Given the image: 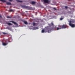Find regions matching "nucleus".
<instances>
[{
	"mask_svg": "<svg viewBox=\"0 0 75 75\" xmlns=\"http://www.w3.org/2000/svg\"><path fill=\"white\" fill-rule=\"evenodd\" d=\"M48 24L49 26H47L46 27V31H45L44 29L42 30V33H50L51 32V30H53L54 29H56V27L54 28H51V24H50V23H48Z\"/></svg>",
	"mask_w": 75,
	"mask_h": 75,
	"instance_id": "1",
	"label": "nucleus"
},
{
	"mask_svg": "<svg viewBox=\"0 0 75 75\" xmlns=\"http://www.w3.org/2000/svg\"><path fill=\"white\" fill-rule=\"evenodd\" d=\"M60 28H57L56 29L57 30H60V29H61V28H67V25H62L60 26Z\"/></svg>",
	"mask_w": 75,
	"mask_h": 75,
	"instance_id": "2",
	"label": "nucleus"
},
{
	"mask_svg": "<svg viewBox=\"0 0 75 75\" xmlns=\"http://www.w3.org/2000/svg\"><path fill=\"white\" fill-rule=\"evenodd\" d=\"M51 24L53 26V27L52 28L51 26H52V25H51V24H50L51 25V28H55V27H56V29H53V30H57V26H54V23H53L52 22L51 23Z\"/></svg>",
	"mask_w": 75,
	"mask_h": 75,
	"instance_id": "3",
	"label": "nucleus"
},
{
	"mask_svg": "<svg viewBox=\"0 0 75 75\" xmlns=\"http://www.w3.org/2000/svg\"><path fill=\"white\" fill-rule=\"evenodd\" d=\"M69 25H70V26H71V27H72L73 28H74L75 27V25L74 24H71V23H69Z\"/></svg>",
	"mask_w": 75,
	"mask_h": 75,
	"instance_id": "4",
	"label": "nucleus"
},
{
	"mask_svg": "<svg viewBox=\"0 0 75 75\" xmlns=\"http://www.w3.org/2000/svg\"><path fill=\"white\" fill-rule=\"evenodd\" d=\"M43 1L45 3H48L49 1L48 0H43Z\"/></svg>",
	"mask_w": 75,
	"mask_h": 75,
	"instance_id": "5",
	"label": "nucleus"
},
{
	"mask_svg": "<svg viewBox=\"0 0 75 75\" xmlns=\"http://www.w3.org/2000/svg\"><path fill=\"white\" fill-rule=\"evenodd\" d=\"M9 22H10V23H11V22L12 23H13V24H15V25H17V23H16V22H15L14 21H9Z\"/></svg>",
	"mask_w": 75,
	"mask_h": 75,
	"instance_id": "6",
	"label": "nucleus"
},
{
	"mask_svg": "<svg viewBox=\"0 0 75 75\" xmlns=\"http://www.w3.org/2000/svg\"><path fill=\"white\" fill-rule=\"evenodd\" d=\"M4 46H6V45H7V44H8V43H6L5 42H3L2 44Z\"/></svg>",
	"mask_w": 75,
	"mask_h": 75,
	"instance_id": "7",
	"label": "nucleus"
},
{
	"mask_svg": "<svg viewBox=\"0 0 75 75\" xmlns=\"http://www.w3.org/2000/svg\"><path fill=\"white\" fill-rule=\"evenodd\" d=\"M23 22L25 24H26V25L28 24V23H27V21H23Z\"/></svg>",
	"mask_w": 75,
	"mask_h": 75,
	"instance_id": "8",
	"label": "nucleus"
},
{
	"mask_svg": "<svg viewBox=\"0 0 75 75\" xmlns=\"http://www.w3.org/2000/svg\"><path fill=\"white\" fill-rule=\"evenodd\" d=\"M0 1H2V2H4L5 3H6V2H7V1L5 0H0Z\"/></svg>",
	"mask_w": 75,
	"mask_h": 75,
	"instance_id": "9",
	"label": "nucleus"
},
{
	"mask_svg": "<svg viewBox=\"0 0 75 75\" xmlns=\"http://www.w3.org/2000/svg\"><path fill=\"white\" fill-rule=\"evenodd\" d=\"M7 24H8V25H13V24L10 23H7Z\"/></svg>",
	"mask_w": 75,
	"mask_h": 75,
	"instance_id": "10",
	"label": "nucleus"
},
{
	"mask_svg": "<svg viewBox=\"0 0 75 75\" xmlns=\"http://www.w3.org/2000/svg\"><path fill=\"white\" fill-rule=\"evenodd\" d=\"M6 4L7 5H11V3L10 2H7Z\"/></svg>",
	"mask_w": 75,
	"mask_h": 75,
	"instance_id": "11",
	"label": "nucleus"
},
{
	"mask_svg": "<svg viewBox=\"0 0 75 75\" xmlns=\"http://www.w3.org/2000/svg\"><path fill=\"white\" fill-rule=\"evenodd\" d=\"M35 2L34 1H33L31 2L32 4H35Z\"/></svg>",
	"mask_w": 75,
	"mask_h": 75,
	"instance_id": "12",
	"label": "nucleus"
},
{
	"mask_svg": "<svg viewBox=\"0 0 75 75\" xmlns=\"http://www.w3.org/2000/svg\"><path fill=\"white\" fill-rule=\"evenodd\" d=\"M22 7H23V8H27V7L25 6L22 5Z\"/></svg>",
	"mask_w": 75,
	"mask_h": 75,
	"instance_id": "13",
	"label": "nucleus"
},
{
	"mask_svg": "<svg viewBox=\"0 0 75 75\" xmlns=\"http://www.w3.org/2000/svg\"><path fill=\"white\" fill-rule=\"evenodd\" d=\"M17 1L18 2H19V3H22V2H23V1L20 0H17Z\"/></svg>",
	"mask_w": 75,
	"mask_h": 75,
	"instance_id": "14",
	"label": "nucleus"
},
{
	"mask_svg": "<svg viewBox=\"0 0 75 75\" xmlns=\"http://www.w3.org/2000/svg\"><path fill=\"white\" fill-rule=\"evenodd\" d=\"M33 26H35V25L36 24L34 22H33Z\"/></svg>",
	"mask_w": 75,
	"mask_h": 75,
	"instance_id": "15",
	"label": "nucleus"
},
{
	"mask_svg": "<svg viewBox=\"0 0 75 75\" xmlns=\"http://www.w3.org/2000/svg\"><path fill=\"white\" fill-rule=\"evenodd\" d=\"M7 17L8 18H11V17L9 16H7Z\"/></svg>",
	"mask_w": 75,
	"mask_h": 75,
	"instance_id": "16",
	"label": "nucleus"
},
{
	"mask_svg": "<svg viewBox=\"0 0 75 75\" xmlns=\"http://www.w3.org/2000/svg\"><path fill=\"white\" fill-rule=\"evenodd\" d=\"M69 23H72V21L71 20H69V21H68Z\"/></svg>",
	"mask_w": 75,
	"mask_h": 75,
	"instance_id": "17",
	"label": "nucleus"
},
{
	"mask_svg": "<svg viewBox=\"0 0 75 75\" xmlns=\"http://www.w3.org/2000/svg\"><path fill=\"white\" fill-rule=\"evenodd\" d=\"M63 19H64V18H60V20H61V21H62V20H63Z\"/></svg>",
	"mask_w": 75,
	"mask_h": 75,
	"instance_id": "18",
	"label": "nucleus"
},
{
	"mask_svg": "<svg viewBox=\"0 0 75 75\" xmlns=\"http://www.w3.org/2000/svg\"><path fill=\"white\" fill-rule=\"evenodd\" d=\"M65 8L67 9V8H68V7L67 6H65Z\"/></svg>",
	"mask_w": 75,
	"mask_h": 75,
	"instance_id": "19",
	"label": "nucleus"
},
{
	"mask_svg": "<svg viewBox=\"0 0 75 75\" xmlns=\"http://www.w3.org/2000/svg\"><path fill=\"white\" fill-rule=\"evenodd\" d=\"M3 34H6V33H3Z\"/></svg>",
	"mask_w": 75,
	"mask_h": 75,
	"instance_id": "20",
	"label": "nucleus"
},
{
	"mask_svg": "<svg viewBox=\"0 0 75 75\" xmlns=\"http://www.w3.org/2000/svg\"><path fill=\"white\" fill-rule=\"evenodd\" d=\"M54 10H56L57 9L55 8H53Z\"/></svg>",
	"mask_w": 75,
	"mask_h": 75,
	"instance_id": "21",
	"label": "nucleus"
},
{
	"mask_svg": "<svg viewBox=\"0 0 75 75\" xmlns=\"http://www.w3.org/2000/svg\"><path fill=\"white\" fill-rule=\"evenodd\" d=\"M10 11H13V10H12V9H10Z\"/></svg>",
	"mask_w": 75,
	"mask_h": 75,
	"instance_id": "22",
	"label": "nucleus"
},
{
	"mask_svg": "<svg viewBox=\"0 0 75 75\" xmlns=\"http://www.w3.org/2000/svg\"><path fill=\"white\" fill-rule=\"evenodd\" d=\"M9 1H12V0H9Z\"/></svg>",
	"mask_w": 75,
	"mask_h": 75,
	"instance_id": "23",
	"label": "nucleus"
},
{
	"mask_svg": "<svg viewBox=\"0 0 75 75\" xmlns=\"http://www.w3.org/2000/svg\"><path fill=\"white\" fill-rule=\"evenodd\" d=\"M0 17L1 18H2V16H0Z\"/></svg>",
	"mask_w": 75,
	"mask_h": 75,
	"instance_id": "24",
	"label": "nucleus"
},
{
	"mask_svg": "<svg viewBox=\"0 0 75 75\" xmlns=\"http://www.w3.org/2000/svg\"><path fill=\"white\" fill-rule=\"evenodd\" d=\"M25 12H26V13H27V12H28V11H25Z\"/></svg>",
	"mask_w": 75,
	"mask_h": 75,
	"instance_id": "25",
	"label": "nucleus"
},
{
	"mask_svg": "<svg viewBox=\"0 0 75 75\" xmlns=\"http://www.w3.org/2000/svg\"><path fill=\"white\" fill-rule=\"evenodd\" d=\"M8 42H9V41H8Z\"/></svg>",
	"mask_w": 75,
	"mask_h": 75,
	"instance_id": "26",
	"label": "nucleus"
}]
</instances>
